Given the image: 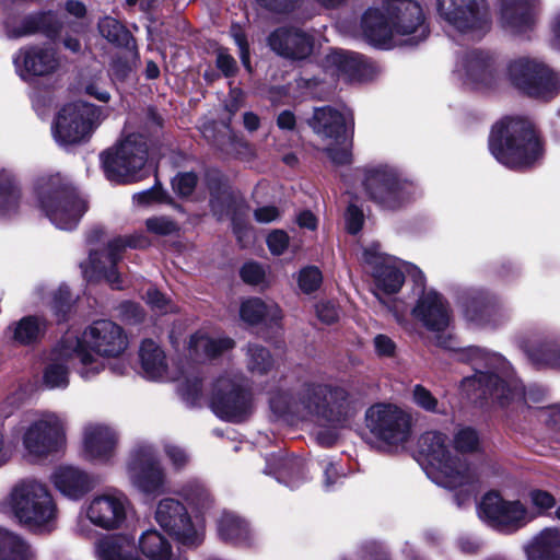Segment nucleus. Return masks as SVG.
Returning a JSON list of instances; mask_svg holds the SVG:
<instances>
[{
	"label": "nucleus",
	"instance_id": "obj_1",
	"mask_svg": "<svg viewBox=\"0 0 560 560\" xmlns=\"http://www.w3.org/2000/svg\"><path fill=\"white\" fill-rule=\"evenodd\" d=\"M364 38L373 46L389 48L395 38L410 36L416 45L429 35L425 14L417 0H384L382 8L368 9L361 19Z\"/></svg>",
	"mask_w": 560,
	"mask_h": 560
},
{
	"label": "nucleus",
	"instance_id": "obj_2",
	"mask_svg": "<svg viewBox=\"0 0 560 560\" xmlns=\"http://www.w3.org/2000/svg\"><path fill=\"white\" fill-rule=\"evenodd\" d=\"M271 409L278 415L304 412L306 416L342 424L357 412V399L347 384L305 383L296 399L276 395L270 399Z\"/></svg>",
	"mask_w": 560,
	"mask_h": 560
},
{
	"label": "nucleus",
	"instance_id": "obj_3",
	"mask_svg": "<svg viewBox=\"0 0 560 560\" xmlns=\"http://www.w3.org/2000/svg\"><path fill=\"white\" fill-rule=\"evenodd\" d=\"M457 359L470 363L475 375L465 377L462 386L477 397L492 398L501 406H508L525 398L521 382L505 368L504 360L477 347L465 348L457 353Z\"/></svg>",
	"mask_w": 560,
	"mask_h": 560
},
{
	"label": "nucleus",
	"instance_id": "obj_4",
	"mask_svg": "<svg viewBox=\"0 0 560 560\" xmlns=\"http://www.w3.org/2000/svg\"><path fill=\"white\" fill-rule=\"evenodd\" d=\"M492 155L511 168L530 166L540 155V142L532 122L524 118L505 117L497 122L490 133Z\"/></svg>",
	"mask_w": 560,
	"mask_h": 560
},
{
	"label": "nucleus",
	"instance_id": "obj_5",
	"mask_svg": "<svg viewBox=\"0 0 560 560\" xmlns=\"http://www.w3.org/2000/svg\"><path fill=\"white\" fill-rule=\"evenodd\" d=\"M2 510L39 532L51 530L57 520V506L50 492L34 480L18 483L2 504Z\"/></svg>",
	"mask_w": 560,
	"mask_h": 560
},
{
	"label": "nucleus",
	"instance_id": "obj_6",
	"mask_svg": "<svg viewBox=\"0 0 560 560\" xmlns=\"http://www.w3.org/2000/svg\"><path fill=\"white\" fill-rule=\"evenodd\" d=\"M35 191L38 207L60 230L74 229L86 210L84 200L58 174L39 178Z\"/></svg>",
	"mask_w": 560,
	"mask_h": 560
},
{
	"label": "nucleus",
	"instance_id": "obj_7",
	"mask_svg": "<svg viewBox=\"0 0 560 560\" xmlns=\"http://www.w3.org/2000/svg\"><path fill=\"white\" fill-rule=\"evenodd\" d=\"M418 453L438 474L435 481L443 487L457 488L475 480L471 468L451 454L448 439L442 432H424L418 440Z\"/></svg>",
	"mask_w": 560,
	"mask_h": 560
},
{
	"label": "nucleus",
	"instance_id": "obj_8",
	"mask_svg": "<svg viewBox=\"0 0 560 560\" xmlns=\"http://www.w3.org/2000/svg\"><path fill=\"white\" fill-rule=\"evenodd\" d=\"M436 10L448 27L468 40H480L492 28L487 0H436Z\"/></svg>",
	"mask_w": 560,
	"mask_h": 560
},
{
	"label": "nucleus",
	"instance_id": "obj_9",
	"mask_svg": "<svg viewBox=\"0 0 560 560\" xmlns=\"http://www.w3.org/2000/svg\"><path fill=\"white\" fill-rule=\"evenodd\" d=\"M75 360L80 363L78 372L85 380L103 370V363L90 352H85L75 336L67 335L51 352V358L44 370V385L49 389L66 388L69 385V366Z\"/></svg>",
	"mask_w": 560,
	"mask_h": 560
},
{
	"label": "nucleus",
	"instance_id": "obj_10",
	"mask_svg": "<svg viewBox=\"0 0 560 560\" xmlns=\"http://www.w3.org/2000/svg\"><path fill=\"white\" fill-rule=\"evenodd\" d=\"M106 177L116 183H131L145 176L148 143L141 135H129L116 148L101 154Z\"/></svg>",
	"mask_w": 560,
	"mask_h": 560
},
{
	"label": "nucleus",
	"instance_id": "obj_11",
	"mask_svg": "<svg viewBox=\"0 0 560 560\" xmlns=\"http://www.w3.org/2000/svg\"><path fill=\"white\" fill-rule=\"evenodd\" d=\"M66 418L52 411H37L25 428L22 442L27 454L44 458L59 452L66 444Z\"/></svg>",
	"mask_w": 560,
	"mask_h": 560
},
{
	"label": "nucleus",
	"instance_id": "obj_12",
	"mask_svg": "<svg viewBox=\"0 0 560 560\" xmlns=\"http://www.w3.org/2000/svg\"><path fill=\"white\" fill-rule=\"evenodd\" d=\"M212 411L230 422H243L253 413V396L242 376L225 374L213 384L210 400Z\"/></svg>",
	"mask_w": 560,
	"mask_h": 560
},
{
	"label": "nucleus",
	"instance_id": "obj_13",
	"mask_svg": "<svg viewBox=\"0 0 560 560\" xmlns=\"http://www.w3.org/2000/svg\"><path fill=\"white\" fill-rule=\"evenodd\" d=\"M365 427L376 440L400 445L411 435L412 417L397 405L378 402L365 411Z\"/></svg>",
	"mask_w": 560,
	"mask_h": 560
},
{
	"label": "nucleus",
	"instance_id": "obj_14",
	"mask_svg": "<svg viewBox=\"0 0 560 560\" xmlns=\"http://www.w3.org/2000/svg\"><path fill=\"white\" fill-rule=\"evenodd\" d=\"M363 186L369 198L386 210L400 208L410 199L412 189L393 167L386 165L366 168Z\"/></svg>",
	"mask_w": 560,
	"mask_h": 560
},
{
	"label": "nucleus",
	"instance_id": "obj_15",
	"mask_svg": "<svg viewBox=\"0 0 560 560\" xmlns=\"http://www.w3.org/2000/svg\"><path fill=\"white\" fill-rule=\"evenodd\" d=\"M100 118V109L84 102L65 105L58 113L54 127V138L61 145L78 144L92 133Z\"/></svg>",
	"mask_w": 560,
	"mask_h": 560
},
{
	"label": "nucleus",
	"instance_id": "obj_16",
	"mask_svg": "<svg viewBox=\"0 0 560 560\" xmlns=\"http://www.w3.org/2000/svg\"><path fill=\"white\" fill-rule=\"evenodd\" d=\"M508 70L512 83L529 96L549 98L560 90V77L537 60L518 58Z\"/></svg>",
	"mask_w": 560,
	"mask_h": 560
},
{
	"label": "nucleus",
	"instance_id": "obj_17",
	"mask_svg": "<svg viewBox=\"0 0 560 560\" xmlns=\"http://www.w3.org/2000/svg\"><path fill=\"white\" fill-rule=\"evenodd\" d=\"M361 261L373 278V293L382 302L383 295L397 293L404 282L405 276L398 260L381 252L378 244H371L363 248Z\"/></svg>",
	"mask_w": 560,
	"mask_h": 560
},
{
	"label": "nucleus",
	"instance_id": "obj_18",
	"mask_svg": "<svg viewBox=\"0 0 560 560\" xmlns=\"http://www.w3.org/2000/svg\"><path fill=\"white\" fill-rule=\"evenodd\" d=\"M155 521L182 545L198 546L203 540V526L191 521L185 505L178 500H161L156 506Z\"/></svg>",
	"mask_w": 560,
	"mask_h": 560
},
{
	"label": "nucleus",
	"instance_id": "obj_19",
	"mask_svg": "<svg viewBox=\"0 0 560 560\" xmlns=\"http://www.w3.org/2000/svg\"><path fill=\"white\" fill-rule=\"evenodd\" d=\"M138 246L132 238L117 237L108 242L104 252H91L89 260L81 264L82 272L88 281L104 279L112 289L124 288V280L117 270V262L121 259L122 250L127 247Z\"/></svg>",
	"mask_w": 560,
	"mask_h": 560
},
{
	"label": "nucleus",
	"instance_id": "obj_20",
	"mask_svg": "<svg viewBox=\"0 0 560 560\" xmlns=\"http://www.w3.org/2000/svg\"><path fill=\"white\" fill-rule=\"evenodd\" d=\"M478 515L504 534L516 532L528 521L527 511L520 501H505L497 492H489L482 498Z\"/></svg>",
	"mask_w": 560,
	"mask_h": 560
},
{
	"label": "nucleus",
	"instance_id": "obj_21",
	"mask_svg": "<svg viewBox=\"0 0 560 560\" xmlns=\"http://www.w3.org/2000/svg\"><path fill=\"white\" fill-rule=\"evenodd\" d=\"M129 475L132 485L148 494L163 491L165 475L150 445H139L132 452L129 463Z\"/></svg>",
	"mask_w": 560,
	"mask_h": 560
},
{
	"label": "nucleus",
	"instance_id": "obj_22",
	"mask_svg": "<svg viewBox=\"0 0 560 560\" xmlns=\"http://www.w3.org/2000/svg\"><path fill=\"white\" fill-rule=\"evenodd\" d=\"M85 352L91 349L101 357H118L128 346L120 326L112 320H96L90 325L81 338L75 337Z\"/></svg>",
	"mask_w": 560,
	"mask_h": 560
},
{
	"label": "nucleus",
	"instance_id": "obj_23",
	"mask_svg": "<svg viewBox=\"0 0 560 560\" xmlns=\"http://www.w3.org/2000/svg\"><path fill=\"white\" fill-rule=\"evenodd\" d=\"M497 58L486 50L466 51L456 63V72L468 84L476 88L490 86L497 78Z\"/></svg>",
	"mask_w": 560,
	"mask_h": 560
},
{
	"label": "nucleus",
	"instance_id": "obj_24",
	"mask_svg": "<svg viewBox=\"0 0 560 560\" xmlns=\"http://www.w3.org/2000/svg\"><path fill=\"white\" fill-rule=\"evenodd\" d=\"M127 497L121 492H107L95 497L86 508L90 522L104 529L118 528L126 520Z\"/></svg>",
	"mask_w": 560,
	"mask_h": 560
},
{
	"label": "nucleus",
	"instance_id": "obj_25",
	"mask_svg": "<svg viewBox=\"0 0 560 560\" xmlns=\"http://www.w3.org/2000/svg\"><path fill=\"white\" fill-rule=\"evenodd\" d=\"M412 315L431 331H443L451 323L447 302L433 290L422 292L412 308Z\"/></svg>",
	"mask_w": 560,
	"mask_h": 560
},
{
	"label": "nucleus",
	"instance_id": "obj_26",
	"mask_svg": "<svg viewBox=\"0 0 560 560\" xmlns=\"http://www.w3.org/2000/svg\"><path fill=\"white\" fill-rule=\"evenodd\" d=\"M14 63L22 78L44 77L59 68L56 51L49 47L28 46L18 51Z\"/></svg>",
	"mask_w": 560,
	"mask_h": 560
},
{
	"label": "nucleus",
	"instance_id": "obj_27",
	"mask_svg": "<svg viewBox=\"0 0 560 560\" xmlns=\"http://www.w3.org/2000/svg\"><path fill=\"white\" fill-rule=\"evenodd\" d=\"M539 0H499L500 25L513 35L532 30Z\"/></svg>",
	"mask_w": 560,
	"mask_h": 560
},
{
	"label": "nucleus",
	"instance_id": "obj_28",
	"mask_svg": "<svg viewBox=\"0 0 560 560\" xmlns=\"http://www.w3.org/2000/svg\"><path fill=\"white\" fill-rule=\"evenodd\" d=\"M116 432L104 423H88L83 429L84 456L91 460L108 462L116 452Z\"/></svg>",
	"mask_w": 560,
	"mask_h": 560
},
{
	"label": "nucleus",
	"instance_id": "obj_29",
	"mask_svg": "<svg viewBox=\"0 0 560 560\" xmlns=\"http://www.w3.org/2000/svg\"><path fill=\"white\" fill-rule=\"evenodd\" d=\"M268 44L276 54L290 59H304L313 50L312 37L295 27L277 28L269 35Z\"/></svg>",
	"mask_w": 560,
	"mask_h": 560
},
{
	"label": "nucleus",
	"instance_id": "obj_30",
	"mask_svg": "<svg viewBox=\"0 0 560 560\" xmlns=\"http://www.w3.org/2000/svg\"><path fill=\"white\" fill-rule=\"evenodd\" d=\"M235 340L225 335H213L198 330L189 337L187 351L194 361L217 359L235 348Z\"/></svg>",
	"mask_w": 560,
	"mask_h": 560
},
{
	"label": "nucleus",
	"instance_id": "obj_31",
	"mask_svg": "<svg viewBox=\"0 0 560 560\" xmlns=\"http://www.w3.org/2000/svg\"><path fill=\"white\" fill-rule=\"evenodd\" d=\"M240 316L248 325H264L267 328H281L283 312L273 301L250 298L242 302Z\"/></svg>",
	"mask_w": 560,
	"mask_h": 560
},
{
	"label": "nucleus",
	"instance_id": "obj_32",
	"mask_svg": "<svg viewBox=\"0 0 560 560\" xmlns=\"http://www.w3.org/2000/svg\"><path fill=\"white\" fill-rule=\"evenodd\" d=\"M347 117L329 106L316 108L310 125L322 138L343 143L347 135Z\"/></svg>",
	"mask_w": 560,
	"mask_h": 560
},
{
	"label": "nucleus",
	"instance_id": "obj_33",
	"mask_svg": "<svg viewBox=\"0 0 560 560\" xmlns=\"http://www.w3.org/2000/svg\"><path fill=\"white\" fill-rule=\"evenodd\" d=\"M56 489L69 499L78 500L92 489L90 477L73 466H60L51 475Z\"/></svg>",
	"mask_w": 560,
	"mask_h": 560
},
{
	"label": "nucleus",
	"instance_id": "obj_34",
	"mask_svg": "<svg viewBox=\"0 0 560 560\" xmlns=\"http://www.w3.org/2000/svg\"><path fill=\"white\" fill-rule=\"evenodd\" d=\"M98 560H141L133 537L114 534L102 537L95 544Z\"/></svg>",
	"mask_w": 560,
	"mask_h": 560
},
{
	"label": "nucleus",
	"instance_id": "obj_35",
	"mask_svg": "<svg viewBox=\"0 0 560 560\" xmlns=\"http://www.w3.org/2000/svg\"><path fill=\"white\" fill-rule=\"evenodd\" d=\"M45 328V322L39 317L25 316L11 323L4 331V336L15 346H32L40 340Z\"/></svg>",
	"mask_w": 560,
	"mask_h": 560
},
{
	"label": "nucleus",
	"instance_id": "obj_36",
	"mask_svg": "<svg viewBox=\"0 0 560 560\" xmlns=\"http://www.w3.org/2000/svg\"><path fill=\"white\" fill-rule=\"evenodd\" d=\"M527 560H560V530L546 528L525 547Z\"/></svg>",
	"mask_w": 560,
	"mask_h": 560
},
{
	"label": "nucleus",
	"instance_id": "obj_37",
	"mask_svg": "<svg viewBox=\"0 0 560 560\" xmlns=\"http://www.w3.org/2000/svg\"><path fill=\"white\" fill-rule=\"evenodd\" d=\"M140 360L148 378L161 380L166 376L167 364L163 350L153 341L144 340L140 347Z\"/></svg>",
	"mask_w": 560,
	"mask_h": 560
},
{
	"label": "nucleus",
	"instance_id": "obj_38",
	"mask_svg": "<svg viewBox=\"0 0 560 560\" xmlns=\"http://www.w3.org/2000/svg\"><path fill=\"white\" fill-rule=\"evenodd\" d=\"M60 30V24L56 20V14L52 12H44L26 16L21 26L9 33L10 37H23L32 35L37 32L46 34L48 37H54Z\"/></svg>",
	"mask_w": 560,
	"mask_h": 560
},
{
	"label": "nucleus",
	"instance_id": "obj_39",
	"mask_svg": "<svg viewBox=\"0 0 560 560\" xmlns=\"http://www.w3.org/2000/svg\"><path fill=\"white\" fill-rule=\"evenodd\" d=\"M21 206V190L11 173L0 171V219L18 214Z\"/></svg>",
	"mask_w": 560,
	"mask_h": 560
},
{
	"label": "nucleus",
	"instance_id": "obj_40",
	"mask_svg": "<svg viewBox=\"0 0 560 560\" xmlns=\"http://www.w3.org/2000/svg\"><path fill=\"white\" fill-rule=\"evenodd\" d=\"M218 534L224 541L235 545L244 544L249 538L247 523L232 512H223L218 520Z\"/></svg>",
	"mask_w": 560,
	"mask_h": 560
},
{
	"label": "nucleus",
	"instance_id": "obj_41",
	"mask_svg": "<svg viewBox=\"0 0 560 560\" xmlns=\"http://www.w3.org/2000/svg\"><path fill=\"white\" fill-rule=\"evenodd\" d=\"M139 548L149 560H171L173 556L170 541L156 529H148L140 536Z\"/></svg>",
	"mask_w": 560,
	"mask_h": 560
},
{
	"label": "nucleus",
	"instance_id": "obj_42",
	"mask_svg": "<svg viewBox=\"0 0 560 560\" xmlns=\"http://www.w3.org/2000/svg\"><path fill=\"white\" fill-rule=\"evenodd\" d=\"M0 560H35V555L21 537L0 527Z\"/></svg>",
	"mask_w": 560,
	"mask_h": 560
},
{
	"label": "nucleus",
	"instance_id": "obj_43",
	"mask_svg": "<svg viewBox=\"0 0 560 560\" xmlns=\"http://www.w3.org/2000/svg\"><path fill=\"white\" fill-rule=\"evenodd\" d=\"M329 60L350 81L361 79L366 67L361 55L348 50L334 51Z\"/></svg>",
	"mask_w": 560,
	"mask_h": 560
},
{
	"label": "nucleus",
	"instance_id": "obj_44",
	"mask_svg": "<svg viewBox=\"0 0 560 560\" xmlns=\"http://www.w3.org/2000/svg\"><path fill=\"white\" fill-rule=\"evenodd\" d=\"M246 368L253 375H267L273 368V358L270 351L257 343L246 347Z\"/></svg>",
	"mask_w": 560,
	"mask_h": 560
},
{
	"label": "nucleus",
	"instance_id": "obj_45",
	"mask_svg": "<svg viewBox=\"0 0 560 560\" xmlns=\"http://www.w3.org/2000/svg\"><path fill=\"white\" fill-rule=\"evenodd\" d=\"M528 359L537 366L560 368V343L544 342L525 349Z\"/></svg>",
	"mask_w": 560,
	"mask_h": 560
},
{
	"label": "nucleus",
	"instance_id": "obj_46",
	"mask_svg": "<svg viewBox=\"0 0 560 560\" xmlns=\"http://www.w3.org/2000/svg\"><path fill=\"white\" fill-rule=\"evenodd\" d=\"M98 31L104 38L117 46H128L132 39L130 32L112 16L100 20Z\"/></svg>",
	"mask_w": 560,
	"mask_h": 560
},
{
	"label": "nucleus",
	"instance_id": "obj_47",
	"mask_svg": "<svg viewBox=\"0 0 560 560\" xmlns=\"http://www.w3.org/2000/svg\"><path fill=\"white\" fill-rule=\"evenodd\" d=\"M276 471L277 479L293 489L305 478V464L298 458H281V466Z\"/></svg>",
	"mask_w": 560,
	"mask_h": 560
},
{
	"label": "nucleus",
	"instance_id": "obj_48",
	"mask_svg": "<svg viewBox=\"0 0 560 560\" xmlns=\"http://www.w3.org/2000/svg\"><path fill=\"white\" fill-rule=\"evenodd\" d=\"M183 494L188 504H190L191 506L199 511L209 508L211 504V498L209 492L202 485L198 482L188 483L184 488Z\"/></svg>",
	"mask_w": 560,
	"mask_h": 560
},
{
	"label": "nucleus",
	"instance_id": "obj_49",
	"mask_svg": "<svg viewBox=\"0 0 560 560\" xmlns=\"http://www.w3.org/2000/svg\"><path fill=\"white\" fill-rule=\"evenodd\" d=\"M183 494L188 504H190L191 506L199 511L209 508L211 504V498L209 492L202 485L198 482L188 483L184 488Z\"/></svg>",
	"mask_w": 560,
	"mask_h": 560
},
{
	"label": "nucleus",
	"instance_id": "obj_50",
	"mask_svg": "<svg viewBox=\"0 0 560 560\" xmlns=\"http://www.w3.org/2000/svg\"><path fill=\"white\" fill-rule=\"evenodd\" d=\"M454 447L459 453H472L479 447V436L471 428H462L454 435Z\"/></svg>",
	"mask_w": 560,
	"mask_h": 560
},
{
	"label": "nucleus",
	"instance_id": "obj_51",
	"mask_svg": "<svg viewBox=\"0 0 560 560\" xmlns=\"http://www.w3.org/2000/svg\"><path fill=\"white\" fill-rule=\"evenodd\" d=\"M322 280L320 270L317 267L308 266L300 271L298 282L304 293H312L319 288Z\"/></svg>",
	"mask_w": 560,
	"mask_h": 560
},
{
	"label": "nucleus",
	"instance_id": "obj_52",
	"mask_svg": "<svg viewBox=\"0 0 560 560\" xmlns=\"http://www.w3.org/2000/svg\"><path fill=\"white\" fill-rule=\"evenodd\" d=\"M147 230L156 235H171L178 231V224L167 217H153L145 221Z\"/></svg>",
	"mask_w": 560,
	"mask_h": 560
},
{
	"label": "nucleus",
	"instance_id": "obj_53",
	"mask_svg": "<svg viewBox=\"0 0 560 560\" xmlns=\"http://www.w3.org/2000/svg\"><path fill=\"white\" fill-rule=\"evenodd\" d=\"M413 402L429 412H438L439 401L424 386L417 384L412 389Z\"/></svg>",
	"mask_w": 560,
	"mask_h": 560
},
{
	"label": "nucleus",
	"instance_id": "obj_54",
	"mask_svg": "<svg viewBox=\"0 0 560 560\" xmlns=\"http://www.w3.org/2000/svg\"><path fill=\"white\" fill-rule=\"evenodd\" d=\"M197 185V176L194 173L178 174L172 182L173 189L180 196H189Z\"/></svg>",
	"mask_w": 560,
	"mask_h": 560
},
{
	"label": "nucleus",
	"instance_id": "obj_55",
	"mask_svg": "<svg viewBox=\"0 0 560 560\" xmlns=\"http://www.w3.org/2000/svg\"><path fill=\"white\" fill-rule=\"evenodd\" d=\"M267 245L271 254L281 255L289 245V236L283 230H273L267 237Z\"/></svg>",
	"mask_w": 560,
	"mask_h": 560
},
{
	"label": "nucleus",
	"instance_id": "obj_56",
	"mask_svg": "<svg viewBox=\"0 0 560 560\" xmlns=\"http://www.w3.org/2000/svg\"><path fill=\"white\" fill-rule=\"evenodd\" d=\"M373 345L378 357L393 358L396 354L397 346L395 341L387 335H376L373 339Z\"/></svg>",
	"mask_w": 560,
	"mask_h": 560
},
{
	"label": "nucleus",
	"instance_id": "obj_57",
	"mask_svg": "<svg viewBox=\"0 0 560 560\" xmlns=\"http://www.w3.org/2000/svg\"><path fill=\"white\" fill-rule=\"evenodd\" d=\"M145 301L155 312L166 313L171 310L168 299L155 288L148 289Z\"/></svg>",
	"mask_w": 560,
	"mask_h": 560
},
{
	"label": "nucleus",
	"instance_id": "obj_58",
	"mask_svg": "<svg viewBox=\"0 0 560 560\" xmlns=\"http://www.w3.org/2000/svg\"><path fill=\"white\" fill-rule=\"evenodd\" d=\"M242 279L249 284H259L265 279L262 266L256 262H247L241 269Z\"/></svg>",
	"mask_w": 560,
	"mask_h": 560
},
{
	"label": "nucleus",
	"instance_id": "obj_59",
	"mask_svg": "<svg viewBox=\"0 0 560 560\" xmlns=\"http://www.w3.org/2000/svg\"><path fill=\"white\" fill-rule=\"evenodd\" d=\"M316 314L318 319L327 325L335 323L339 318V310L337 305L329 301L317 303Z\"/></svg>",
	"mask_w": 560,
	"mask_h": 560
},
{
	"label": "nucleus",
	"instance_id": "obj_60",
	"mask_svg": "<svg viewBox=\"0 0 560 560\" xmlns=\"http://www.w3.org/2000/svg\"><path fill=\"white\" fill-rule=\"evenodd\" d=\"M164 451L167 458L172 462L173 466L176 469L184 467L189 462V455L187 454V452L176 444H165Z\"/></svg>",
	"mask_w": 560,
	"mask_h": 560
},
{
	"label": "nucleus",
	"instance_id": "obj_61",
	"mask_svg": "<svg viewBox=\"0 0 560 560\" xmlns=\"http://www.w3.org/2000/svg\"><path fill=\"white\" fill-rule=\"evenodd\" d=\"M339 147H329L326 149V153L328 158L335 164H348L351 162V153L348 148V137L346 136V141L343 143H337Z\"/></svg>",
	"mask_w": 560,
	"mask_h": 560
},
{
	"label": "nucleus",
	"instance_id": "obj_62",
	"mask_svg": "<svg viewBox=\"0 0 560 560\" xmlns=\"http://www.w3.org/2000/svg\"><path fill=\"white\" fill-rule=\"evenodd\" d=\"M347 230L351 234L358 233L363 225V213L354 205H350L346 214Z\"/></svg>",
	"mask_w": 560,
	"mask_h": 560
},
{
	"label": "nucleus",
	"instance_id": "obj_63",
	"mask_svg": "<svg viewBox=\"0 0 560 560\" xmlns=\"http://www.w3.org/2000/svg\"><path fill=\"white\" fill-rule=\"evenodd\" d=\"M133 200L138 205H149L152 201H164V192L158 186L152 187L151 189L143 190L133 196Z\"/></svg>",
	"mask_w": 560,
	"mask_h": 560
},
{
	"label": "nucleus",
	"instance_id": "obj_64",
	"mask_svg": "<svg viewBox=\"0 0 560 560\" xmlns=\"http://www.w3.org/2000/svg\"><path fill=\"white\" fill-rule=\"evenodd\" d=\"M532 503L539 510H548L555 506V498L547 491L534 490L530 492Z\"/></svg>",
	"mask_w": 560,
	"mask_h": 560
}]
</instances>
